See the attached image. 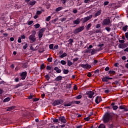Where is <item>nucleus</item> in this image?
<instances>
[{
    "instance_id": "nucleus-1",
    "label": "nucleus",
    "mask_w": 128,
    "mask_h": 128,
    "mask_svg": "<svg viewBox=\"0 0 128 128\" xmlns=\"http://www.w3.org/2000/svg\"><path fill=\"white\" fill-rule=\"evenodd\" d=\"M112 114L110 113L107 112L105 114L104 116V124H106L110 122V120H112Z\"/></svg>"
},
{
    "instance_id": "nucleus-57",
    "label": "nucleus",
    "mask_w": 128,
    "mask_h": 128,
    "mask_svg": "<svg viewBox=\"0 0 128 128\" xmlns=\"http://www.w3.org/2000/svg\"><path fill=\"white\" fill-rule=\"evenodd\" d=\"M46 70H52V68L50 66H46Z\"/></svg>"
},
{
    "instance_id": "nucleus-61",
    "label": "nucleus",
    "mask_w": 128,
    "mask_h": 128,
    "mask_svg": "<svg viewBox=\"0 0 128 128\" xmlns=\"http://www.w3.org/2000/svg\"><path fill=\"white\" fill-rule=\"evenodd\" d=\"M87 76H88V78H90V76H92V74L90 72H88Z\"/></svg>"
},
{
    "instance_id": "nucleus-9",
    "label": "nucleus",
    "mask_w": 128,
    "mask_h": 128,
    "mask_svg": "<svg viewBox=\"0 0 128 128\" xmlns=\"http://www.w3.org/2000/svg\"><path fill=\"white\" fill-rule=\"evenodd\" d=\"M84 30V26H82L75 30V32H82Z\"/></svg>"
},
{
    "instance_id": "nucleus-19",
    "label": "nucleus",
    "mask_w": 128,
    "mask_h": 128,
    "mask_svg": "<svg viewBox=\"0 0 128 128\" xmlns=\"http://www.w3.org/2000/svg\"><path fill=\"white\" fill-rule=\"evenodd\" d=\"M96 52L97 50L96 49L91 50V51L90 52L91 56H92L93 54H96Z\"/></svg>"
},
{
    "instance_id": "nucleus-2",
    "label": "nucleus",
    "mask_w": 128,
    "mask_h": 128,
    "mask_svg": "<svg viewBox=\"0 0 128 128\" xmlns=\"http://www.w3.org/2000/svg\"><path fill=\"white\" fill-rule=\"evenodd\" d=\"M29 40L31 44H34L35 42H36V33H33L29 36Z\"/></svg>"
},
{
    "instance_id": "nucleus-63",
    "label": "nucleus",
    "mask_w": 128,
    "mask_h": 128,
    "mask_svg": "<svg viewBox=\"0 0 128 128\" xmlns=\"http://www.w3.org/2000/svg\"><path fill=\"white\" fill-rule=\"evenodd\" d=\"M30 50H36V48H33L32 46H30Z\"/></svg>"
},
{
    "instance_id": "nucleus-34",
    "label": "nucleus",
    "mask_w": 128,
    "mask_h": 128,
    "mask_svg": "<svg viewBox=\"0 0 128 128\" xmlns=\"http://www.w3.org/2000/svg\"><path fill=\"white\" fill-rule=\"evenodd\" d=\"M108 74H116V71H114V70H110L108 72Z\"/></svg>"
},
{
    "instance_id": "nucleus-25",
    "label": "nucleus",
    "mask_w": 128,
    "mask_h": 128,
    "mask_svg": "<svg viewBox=\"0 0 128 128\" xmlns=\"http://www.w3.org/2000/svg\"><path fill=\"white\" fill-rule=\"evenodd\" d=\"M73 63L70 60H68V66H72Z\"/></svg>"
},
{
    "instance_id": "nucleus-39",
    "label": "nucleus",
    "mask_w": 128,
    "mask_h": 128,
    "mask_svg": "<svg viewBox=\"0 0 128 128\" xmlns=\"http://www.w3.org/2000/svg\"><path fill=\"white\" fill-rule=\"evenodd\" d=\"M38 38H42V33L40 32L38 34Z\"/></svg>"
},
{
    "instance_id": "nucleus-56",
    "label": "nucleus",
    "mask_w": 128,
    "mask_h": 128,
    "mask_svg": "<svg viewBox=\"0 0 128 128\" xmlns=\"http://www.w3.org/2000/svg\"><path fill=\"white\" fill-rule=\"evenodd\" d=\"M40 99L38 98H33V102H38V100H39Z\"/></svg>"
},
{
    "instance_id": "nucleus-13",
    "label": "nucleus",
    "mask_w": 128,
    "mask_h": 128,
    "mask_svg": "<svg viewBox=\"0 0 128 128\" xmlns=\"http://www.w3.org/2000/svg\"><path fill=\"white\" fill-rule=\"evenodd\" d=\"M118 48H126V44H120L118 45Z\"/></svg>"
},
{
    "instance_id": "nucleus-28",
    "label": "nucleus",
    "mask_w": 128,
    "mask_h": 128,
    "mask_svg": "<svg viewBox=\"0 0 128 128\" xmlns=\"http://www.w3.org/2000/svg\"><path fill=\"white\" fill-rule=\"evenodd\" d=\"M68 56V54L66 52H64V54H62L61 56H60V58H64Z\"/></svg>"
},
{
    "instance_id": "nucleus-36",
    "label": "nucleus",
    "mask_w": 128,
    "mask_h": 128,
    "mask_svg": "<svg viewBox=\"0 0 128 128\" xmlns=\"http://www.w3.org/2000/svg\"><path fill=\"white\" fill-rule=\"evenodd\" d=\"M45 30H46V28H42L38 32H44Z\"/></svg>"
},
{
    "instance_id": "nucleus-21",
    "label": "nucleus",
    "mask_w": 128,
    "mask_h": 128,
    "mask_svg": "<svg viewBox=\"0 0 128 128\" xmlns=\"http://www.w3.org/2000/svg\"><path fill=\"white\" fill-rule=\"evenodd\" d=\"M72 104H74L73 102H70L68 104H64V106H72Z\"/></svg>"
},
{
    "instance_id": "nucleus-15",
    "label": "nucleus",
    "mask_w": 128,
    "mask_h": 128,
    "mask_svg": "<svg viewBox=\"0 0 128 128\" xmlns=\"http://www.w3.org/2000/svg\"><path fill=\"white\" fill-rule=\"evenodd\" d=\"M14 108H16V106L8 107L6 109V112H10V110H14Z\"/></svg>"
},
{
    "instance_id": "nucleus-42",
    "label": "nucleus",
    "mask_w": 128,
    "mask_h": 128,
    "mask_svg": "<svg viewBox=\"0 0 128 128\" xmlns=\"http://www.w3.org/2000/svg\"><path fill=\"white\" fill-rule=\"evenodd\" d=\"M60 63L63 65L66 64V62L64 60H61Z\"/></svg>"
},
{
    "instance_id": "nucleus-20",
    "label": "nucleus",
    "mask_w": 128,
    "mask_h": 128,
    "mask_svg": "<svg viewBox=\"0 0 128 128\" xmlns=\"http://www.w3.org/2000/svg\"><path fill=\"white\" fill-rule=\"evenodd\" d=\"M63 9H64V7L60 6L57 8L55 10L56 12H60V10H63Z\"/></svg>"
},
{
    "instance_id": "nucleus-48",
    "label": "nucleus",
    "mask_w": 128,
    "mask_h": 128,
    "mask_svg": "<svg viewBox=\"0 0 128 128\" xmlns=\"http://www.w3.org/2000/svg\"><path fill=\"white\" fill-rule=\"evenodd\" d=\"M105 30H106L107 32H110V27H106Z\"/></svg>"
},
{
    "instance_id": "nucleus-7",
    "label": "nucleus",
    "mask_w": 128,
    "mask_h": 128,
    "mask_svg": "<svg viewBox=\"0 0 128 128\" xmlns=\"http://www.w3.org/2000/svg\"><path fill=\"white\" fill-rule=\"evenodd\" d=\"M80 66L82 68H92V66L88 64H82L80 65Z\"/></svg>"
},
{
    "instance_id": "nucleus-32",
    "label": "nucleus",
    "mask_w": 128,
    "mask_h": 128,
    "mask_svg": "<svg viewBox=\"0 0 128 128\" xmlns=\"http://www.w3.org/2000/svg\"><path fill=\"white\" fill-rule=\"evenodd\" d=\"M98 128H106V125L101 124L98 126Z\"/></svg>"
},
{
    "instance_id": "nucleus-52",
    "label": "nucleus",
    "mask_w": 128,
    "mask_h": 128,
    "mask_svg": "<svg viewBox=\"0 0 128 128\" xmlns=\"http://www.w3.org/2000/svg\"><path fill=\"white\" fill-rule=\"evenodd\" d=\"M74 104H80V101H75L74 102Z\"/></svg>"
},
{
    "instance_id": "nucleus-29",
    "label": "nucleus",
    "mask_w": 128,
    "mask_h": 128,
    "mask_svg": "<svg viewBox=\"0 0 128 128\" xmlns=\"http://www.w3.org/2000/svg\"><path fill=\"white\" fill-rule=\"evenodd\" d=\"M68 70L64 69L63 70V72L64 74H68Z\"/></svg>"
},
{
    "instance_id": "nucleus-41",
    "label": "nucleus",
    "mask_w": 128,
    "mask_h": 128,
    "mask_svg": "<svg viewBox=\"0 0 128 128\" xmlns=\"http://www.w3.org/2000/svg\"><path fill=\"white\" fill-rule=\"evenodd\" d=\"M118 107L117 106H112V108H113V110H118Z\"/></svg>"
},
{
    "instance_id": "nucleus-45",
    "label": "nucleus",
    "mask_w": 128,
    "mask_h": 128,
    "mask_svg": "<svg viewBox=\"0 0 128 128\" xmlns=\"http://www.w3.org/2000/svg\"><path fill=\"white\" fill-rule=\"evenodd\" d=\"M42 11L37 10L36 12V14H38V15L42 14Z\"/></svg>"
},
{
    "instance_id": "nucleus-31",
    "label": "nucleus",
    "mask_w": 128,
    "mask_h": 128,
    "mask_svg": "<svg viewBox=\"0 0 128 128\" xmlns=\"http://www.w3.org/2000/svg\"><path fill=\"white\" fill-rule=\"evenodd\" d=\"M46 68V66H44V64H42L40 66V70H44Z\"/></svg>"
},
{
    "instance_id": "nucleus-18",
    "label": "nucleus",
    "mask_w": 128,
    "mask_h": 128,
    "mask_svg": "<svg viewBox=\"0 0 128 128\" xmlns=\"http://www.w3.org/2000/svg\"><path fill=\"white\" fill-rule=\"evenodd\" d=\"M62 80V76H57L55 80L56 82H58L60 80Z\"/></svg>"
},
{
    "instance_id": "nucleus-14",
    "label": "nucleus",
    "mask_w": 128,
    "mask_h": 128,
    "mask_svg": "<svg viewBox=\"0 0 128 128\" xmlns=\"http://www.w3.org/2000/svg\"><path fill=\"white\" fill-rule=\"evenodd\" d=\"M36 4V1L32 0L28 3V4H29L30 6H34Z\"/></svg>"
},
{
    "instance_id": "nucleus-59",
    "label": "nucleus",
    "mask_w": 128,
    "mask_h": 128,
    "mask_svg": "<svg viewBox=\"0 0 128 128\" xmlns=\"http://www.w3.org/2000/svg\"><path fill=\"white\" fill-rule=\"evenodd\" d=\"M18 42H19V43L22 42V38H20V37H19V38H18Z\"/></svg>"
},
{
    "instance_id": "nucleus-47",
    "label": "nucleus",
    "mask_w": 128,
    "mask_h": 128,
    "mask_svg": "<svg viewBox=\"0 0 128 128\" xmlns=\"http://www.w3.org/2000/svg\"><path fill=\"white\" fill-rule=\"evenodd\" d=\"M34 96V95H32V94H30V96L28 97V100H31V98H32Z\"/></svg>"
},
{
    "instance_id": "nucleus-33",
    "label": "nucleus",
    "mask_w": 128,
    "mask_h": 128,
    "mask_svg": "<svg viewBox=\"0 0 128 128\" xmlns=\"http://www.w3.org/2000/svg\"><path fill=\"white\" fill-rule=\"evenodd\" d=\"M40 26V25L39 24H36L35 25H34V27L35 28H38Z\"/></svg>"
},
{
    "instance_id": "nucleus-24",
    "label": "nucleus",
    "mask_w": 128,
    "mask_h": 128,
    "mask_svg": "<svg viewBox=\"0 0 128 128\" xmlns=\"http://www.w3.org/2000/svg\"><path fill=\"white\" fill-rule=\"evenodd\" d=\"M119 108H120V110H126V112H128V109L124 108V106H120Z\"/></svg>"
},
{
    "instance_id": "nucleus-27",
    "label": "nucleus",
    "mask_w": 128,
    "mask_h": 128,
    "mask_svg": "<svg viewBox=\"0 0 128 128\" xmlns=\"http://www.w3.org/2000/svg\"><path fill=\"white\" fill-rule=\"evenodd\" d=\"M20 86H22V83H19L18 84L16 85L14 88H20Z\"/></svg>"
},
{
    "instance_id": "nucleus-6",
    "label": "nucleus",
    "mask_w": 128,
    "mask_h": 128,
    "mask_svg": "<svg viewBox=\"0 0 128 128\" xmlns=\"http://www.w3.org/2000/svg\"><path fill=\"white\" fill-rule=\"evenodd\" d=\"M110 24V19H105L102 22L103 26H108Z\"/></svg>"
},
{
    "instance_id": "nucleus-58",
    "label": "nucleus",
    "mask_w": 128,
    "mask_h": 128,
    "mask_svg": "<svg viewBox=\"0 0 128 128\" xmlns=\"http://www.w3.org/2000/svg\"><path fill=\"white\" fill-rule=\"evenodd\" d=\"M100 28V24H98L96 26V28Z\"/></svg>"
},
{
    "instance_id": "nucleus-60",
    "label": "nucleus",
    "mask_w": 128,
    "mask_h": 128,
    "mask_svg": "<svg viewBox=\"0 0 128 128\" xmlns=\"http://www.w3.org/2000/svg\"><path fill=\"white\" fill-rule=\"evenodd\" d=\"M105 70H106V72H108V71L110 70V68H108V66H107V67H106V68H105Z\"/></svg>"
},
{
    "instance_id": "nucleus-17",
    "label": "nucleus",
    "mask_w": 128,
    "mask_h": 128,
    "mask_svg": "<svg viewBox=\"0 0 128 128\" xmlns=\"http://www.w3.org/2000/svg\"><path fill=\"white\" fill-rule=\"evenodd\" d=\"M101 14H102V10H99L95 14V15H94L95 18H96V16H100Z\"/></svg>"
},
{
    "instance_id": "nucleus-30",
    "label": "nucleus",
    "mask_w": 128,
    "mask_h": 128,
    "mask_svg": "<svg viewBox=\"0 0 128 128\" xmlns=\"http://www.w3.org/2000/svg\"><path fill=\"white\" fill-rule=\"evenodd\" d=\"M82 98V94H79L76 97V100H80V98Z\"/></svg>"
},
{
    "instance_id": "nucleus-3",
    "label": "nucleus",
    "mask_w": 128,
    "mask_h": 128,
    "mask_svg": "<svg viewBox=\"0 0 128 128\" xmlns=\"http://www.w3.org/2000/svg\"><path fill=\"white\" fill-rule=\"evenodd\" d=\"M64 101L62 99L55 100L52 103V106H59V104H64Z\"/></svg>"
},
{
    "instance_id": "nucleus-44",
    "label": "nucleus",
    "mask_w": 128,
    "mask_h": 128,
    "mask_svg": "<svg viewBox=\"0 0 128 128\" xmlns=\"http://www.w3.org/2000/svg\"><path fill=\"white\" fill-rule=\"evenodd\" d=\"M48 62H52V58H48L47 60Z\"/></svg>"
},
{
    "instance_id": "nucleus-40",
    "label": "nucleus",
    "mask_w": 128,
    "mask_h": 128,
    "mask_svg": "<svg viewBox=\"0 0 128 128\" xmlns=\"http://www.w3.org/2000/svg\"><path fill=\"white\" fill-rule=\"evenodd\" d=\"M90 26H92V24H88L86 27V30H89Z\"/></svg>"
},
{
    "instance_id": "nucleus-51",
    "label": "nucleus",
    "mask_w": 128,
    "mask_h": 128,
    "mask_svg": "<svg viewBox=\"0 0 128 128\" xmlns=\"http://www.w3.org/2000/svg\"><path fill=\"white\" fill-rule=\"evenodd\" d=\"M108 4H110L109 2L106 1L105 2H104V6H108Z\"/></svg>"
},
{
    "instance_id": "nucleus-62",
    "label": "nucleus",
    "mask_w": 128,
    "mask_h": 128,
    "mask_svg": "<svg viewBox=\"0 0 128 128\" xmlns=\"http://www.w3.org/2000/svg\"><path fill=\"white\" fill-rule=\"evenodd\" d=\"M73 60H74V62H78V58H76L73 59Z\"/></svg>"
},
{
    "instance_id": "nucleus-4",
    "label": "nucleus",
    "mask_w": 128,
    "mask_h": 128,
    "mask_svg": "<svg viewBox=\"0 0 128 128\" xmlns=\"http://www.w3.org/2000/svg\"><path fill=\"white\" fill-rule=\"evenodd\" d=\"M92 18V15H90L89 16L85 17L84 18H82L81 20L83 24H84L88 22V20H90V18Z\"/></svg>"
},
{
    "instance_id": "nucleus-50",
    "label": "nucleus",
    "mask_w": 128,
    "mask_h": 128,
    "mask_svg": "<svg viewBox=\"0 0 128 128\" xmlns=\"http://www.w3.org/2000/svg\"><path fill=\"white\" fill-rule=\"evenodd\" d=\"M90 118V117H87V118H84V120H86V122H88Z\"/></svg>"
},
{
    "instance_id": "nucleus-54",
    "label": "nucleus",
    "mask_w": 128,
    "mask_h": 128,
    "mask_svg": "<svg viewBox=\"0 0 128 128\" xmlns=\"http://www.w3.org/2000/svg\"><path fill=\"white\" fill-rule=\"evenodd\" d=\"M119 42L120 44H124V40H119Z\"/></svg>"
},
{
    "instance_id": "nucleus-43",
    "label": "nucleus",
    "mask_w": 128,
    "mask_h": 128,
    "mask_svg": "<svg viewBox=\"0 0 128 128\" xmlns=\"http://www.w3.org/2000/svg\"><path fill=\"white\" fill-rule=\"evenodd\" d=\"M50 18H51V16H48L46 18V22H50Z\"/></svg>"
},
{
    "instance_id": "nucleus-5",
    "label": "nucleus",
    "mask_w": 128,
    "mask_h": 128,
    "mask_svg": "<svg viewBox=\"0 0 128 128\" xmlns=\"http://www.w3.org/2000/svg\"><path fill=\"white\" fill-rule=\"evenodd\" d=\"M86 94L89 98H92V96H94V92L90 90L88 91Z\"/></svg>"
},
{
    "instance_id": "nucleus-23",
    "label": "nucleus",
    "mask_w": 128,
    "mask_h": 128,
    "mask_svg": "<svg viewBox=\"0 0 128 128\" xmlns=\"http://www.w3.org/2000/svg\"><path fill=\"white\" fill-rule=\"evenodd\" d=\"M128 26L127 25H126L125 26L122 28V30H123V32H126L128 30Z\"/></svg>"
},
{
    "instance_id": "nucleus-49",
    "label": "nucleus",
    "mask_w": 128,
    "mask_h": 128,
    "mask_svg": "<svg viewBox=\"0 0 128 128\" xmlns=\"http://www.w3.org/2000/svg\"><path fill=\"white\" fill-rule=\"evenodd\" d=\"M49 48L50 50H52L54 48V44H51L49 46Z\"/></svg>"
},
{
    "instance_id": "nucleus-10",
    "label": "nucleus",
    "mask_w": 128,
    "mask_h": 128,
    "mask_svg": "<svg viewBox=\"0 0 128 128\" xmlns=\"http://www.w3.org/2000/svg\"><path fill=\"white\" fill-rule=\"evenodd\" d=\"M59 120H60V122H63V124H66V118L64 116L60 117Z\"/></svg>"
},
{
    "instance_id": "nucleus-64",
    "label": "nucleus",
    "mask_w": 128,
    "mask_h": 128,
    "mask_svg": "<svg viewBox=\"0 0 128 128\" xmlns=\"http://www.w3.org/2000/svg\"><path fill=\"white\" fill-rule=\"evenodd\" d=\"M76 128H82V125H80L76 127Z\"/></svg>"
},
{
    "instance_id": "nucleus-55",
    "label": "nucleus",
    "mask_w": 128,
    "mask_h": 128,
    "mask_svg": "<svg viewBox=\"0 0 128 128\" xmlns=\"http://www.w3.org/2000/svg\"><path fill=\"white\" fill-rule=\"evenodd\" d=\"M53 122H58V119H54Z\"/></svg>"
},
{
    "instance_id": "nucleus-46",
    "label": "nucleus",
    "mask_w": 128,
    "mask_h": 128,
    "mask_svg": "<svg viewBox=\"0 0 128 128\" xmlns=\"http://www.w3.org/2000/svg\"><path fill=\"white\" fill-rule=\"evenodd\" d=\"M33 23H34V21L30 20V21L28 22V25L30 26V25L32 24Z\"/></svg>"
},
{
    "instance_id": "nucleus-8",
    "label": "nucleus",
    "mask_w": 128,
    "mask_h": 128,
    "mask_svg": "<svg viewBox=\"0 0 128 128\" xmlns=\"http://www.w3.org/2000/svg\"><path fill=\"white\" fill-rule=\"evenodd\" d=\"M26 72H22L21 74H20V76L22 77L21 80H26Z\"/></svg>"
},
{
    "instance_id": "nucleus-53",
    "label": "nucleus",
    "mask_w": 128,
    "mask_h": 128,
    "mask_svg": "<svg viewBox=\"0 0 128 128\" xmlns=\"http://www.w3.org/2000/svg\"><path fill=\"white\" fill-rule=\"evenodd\" d=\"M26 48H28V44H26L25 46H23L24 50H26Z\"/></svg>"
},
{
    "instance_id": "nucleus-37",
    "label": "nucleus",
    "mask_w": 128,
    "mask_h": 128,
    "mask_svg": "<svg viewBox=\"0 0 128 128\" xmlns=\"http://www.w3.org/2000/svg\"><path fill=\"white\" fill-rule=\"evenodd\" d=\"M68 42H69V44H72V42H74V40L70 38Z\"/></svg>"
},
{
    "instance_id": "nucleus-11",
    "label": "nucleus",
    "mask_w": 128,
    "mask_h": 128,
    "mask_svg": "<svg viewBox=\"0 0 128 128\" xmlns=\"http://www.w3.org/2000/svg\"><path fill=\"white\" fill-rule=\"evenodd\" d=\"M95 102L96 104H98L99 102H102V97L98 96L95 100Z\"/></svg>"
},
{
    "instance_id": "nucleus-26",
    "label": "nucleus",
    "mask_w": 128,
    "mask_h": 128,
    "mask_svg": "<svg viewBox=\"0 0 128 128\" xmlns=\"http://www.w3.org/2000/svg\"><path fill=\"white\" fill-rule=\"evenodd\" d=\"M102 82H108V76H105V77L103 78H102Z\"/></svg>"
},
{
    "instance_id": "nucleus-12",
    "label": "nucleus",
    "mask_w": 128,
    "mask_h": 128,
    "mask_svg": "<svg viewBox=\"0 0 128 128\" xmlns=\"http://www.w3.org/2000/svg\"><path fill=\"white\" fill-rule=\"evenodd\" d=\"M80 18H78L76 20L73 22L74 24H80Z\"/></svg>"
},
{
    "instance_id": "nucleus-35",
    "label": "nucleus",
    "mask_w": 128,
    "mask_h": 128,
    "mask_svg": "<svg viewBox=\"0 0 128 128\" xmlns=\"http://www.w3.org/2000/svg\"><path fill=\"white\" fill-rule=\"evenodd\" d=\"M60 2H62L64 6H66V0H60Z\"/></svg>"
},
{
    "instance_id": "nucleus-16",
    "label": "nucleus",
    "mask_w": 128,
    "mask_h": 128,
    "mask_svg": "<svg viewBox=\"0 0 128 128\" xmlns=\"http://www.w3.org/2000/svg\"><path fill=\"white\" fill-rule=\"evenodd\" d=\"M54 70H56V72H57V74H60V72H62V70H60V69L58 68V67H55L54 68Z\"/></svg>"
},
{
    "instance_id": "nucleus-38",
    "label": "nucleus",
    "mask_w": 128,
    "mask_h": 128,
    "mask_svg": "<svg viewBox=\"0 0 128 128\" xmlns=\"http://www.w3.org/2000/svg\"><path fill=\"white\" fill-rule=\"evenodd\" d=\"M22 67L24 68H28V63H25L23 64Z\"/></svg>"
},
{
    "instance_id": "nucleus-22",
    "label": "nucleus",
    "mask_w": 128,
    "mask_h": 128,
    "mask_svg": "<svg viewBox=\"0 0 128 128\" xmlns=\"http://www.w3.org/2000/svg\"><path fill=\"white\" fill-rule=\"evenodd\" d=\"M10 97H8L4 100L3 102H10Z\"/></svg>"
}]
</instances>
